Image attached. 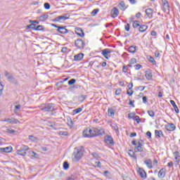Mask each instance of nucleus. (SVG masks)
<instances>
[{
    "mask_svg": "<svg viewBox=\"0 0 180 180\" xmlns=\"http://www.w3.org/2000/svg\"><path fill=\"white\" fill-rule=\"evenodd\" d=\"M84 151H85V148L84 146H78L74 149L72 154V158L74 161H79L82 156L84 155Z\"/></svg>",
    "mask_w": 180,
    "mask_h": 180,
    "instance_id": "1",
    "label": "nucleus"
},
{
    "mask_svg": "<svg viewBox=\"0 0 180 180\" xmlns=\"http://www.w3.org/2000/svg\"><path fill=\"white\" fill-rule=\"evenodd\" d=\"M28 150H30L29 146L26 145H22L19 150H17L16 154L17 155H21L22 157H25L26 154H27L26 151H28Z\"/></svg>",
    "mask_w": 180,
    "mask_h": 180,
    "instance_id": "2",
    "label": "nucleus"
},
{
    "mask_svg": "<svg viewBox=\"0 0 180 180\" xmlns=\"http://www.w3.org/2000/svg\"><path fill=\"white\" fill-rule=\"evenodd\" d=\"M104 141L105 144H108V146H110V147H113V146H115V141L113 140V137L110 135L105 136Z\"/></svg>",
    "mask_w": 180,
    "mask_h": 180,
    "instance_id": "3",
    "label": "nucleus"
},
{
    "mask_svg": "<svg viewBox=\"0 0 180 180\" xmlns=\"http://www.w3.org/2000/svg\"><path fill=\"white\" fill-rule=\"evenodd\" d=\"M57 33H60V34H67V33H69L71 34L72 33V31L68 30L67 26L60 25V27L56 30Z\"/></svg>",
    "mask_w": 180,
    "mask_h": 180,
    "instance_id": "4",
    "label": "nucleus"
},
{
    "mask_svg": "<svg viewBox=\"0 0 180 180\" xmlns=\"http://www.w3.org/2000/svg\"><path fill=\"white\" fill-rule=\"evenodd\" d=\"M75 46L77 49H79V50H84L85 42L81 39H77L75 41Z\"/></svg>",
    "mask_w": 180,
    "mask_h": 180,
    "instance_id": "5",
    "label": "nucleus"
},
{
    "mask_svg": "<svg viewBox=\"0 0 180 180\" xmlns=\"http://www.w3.org/2000/svg\"><path fill=\"white\" fill-rule=\"evenodd\" d=\"M51 108H53V103H46L41 105L39 109L44 112H50Z\"/></svg>",
    "mask_w": 180,
    "mask_h": 180,
    "instance_id": "6",
    "label": "nucleus"
},
{
    "mask_svg": "<svg viewBox=\"0 0 180 180\" xmlns=\"http://www.w3.org/2000/svg\"><path fill=\"white\" fill-rule=\"evenodd\" d=\"M70 19V14L65 13L64 15H59L52 20V22H60V20H67Z\"/></svg>",
    "mask_w": 180,
    "mask_h": 180,
    "instance_id": "7",
    "label": "nucleus"
},
{
    "mask_svg": "<svg viewBox=\"0 0 180 180\" xmlns=\"http://www.w3.org/2000/svg\"><path fill=\"white\" fill-rule=\"evenodd\" d=\"M4 75L5 77H6L7 80L9 82H11V84H16V79H15V77H13V76H12V75H11L8 71L6 70L4 72Z\"/></svg>",
    "mask_w": 180,
    "mask_h": 180,
    "instance_id": "8",
    "label": "nucleus"
},
{
    "mask_svg": "<svg viewBox=\"0 0 180 180\" xmlns=\"http://www.w3.org/2000/svg\"><path fill=\"white\" fill-rule=\"evenodd\" d=\"M113 53V50L110 49H105L102 51V56L106 58V60H109L110 58V56L109 54Z\"/></svg>",
    "mask_w": 180,
    "mask_h": 180,
    "instance_id": "9",
    "label": "nucleus"
},
{
    "mask_svg": "<svg viewBox=\"0 0 180 180\" xmlns=\"http://www.w3.org/2000/svg\"><path fill=\"white\" fill-rule=\"evenodd\" d=\"M137 172L143 179H146V178H147V172H146V170H144L143 168L139 167Z\"/></svg>",
    "mask_w": 180,
    "mask_h": 180,
    "instance_id": "10",
    "label": "nucleus"
},
{
    "mask_svg": "<svg viewBox=\"0 0 180 180\" xmlns=\"http://www.w3.org/2000/svg\"><path fill=\"white\" fill-rule=\"evenodd\" d=\"M162 4L163 5L164 12H168L169 13V4L167 0H162Z\"/></svg>",
    "mask_w": 180,
    "mask_h": 180,
    "instance_id": "11",
    "label": "nucleus"
},
{
    "mask_svg": "<svg viewBox=\"0 0 180 180\" xmlns=\"http://www.w3.org/2000/svg\"><path fill=\"white\" fill-rule=\"evenodd\" d=\"M75 33L79 36V37H85V32H84V30L81 27H76L75 28Z\"/></svg>",
    "mask_w": 180,
    "mask_h": 180,
    "instance_id": "12",
    "label": "nucleus"
},
{
    "mask_svg": "<svg viewBox=\"0 0 180 180\" xmlns=\"http://www.w3.org/2000/svg\"><path fill=\"white\" fill-rule=\"evenodd\" d=\"M165 127L167 131H174V130H175V129H176V127L175 126V124L174 123H169V124L165 125Z\"/></svg>",
    "mask_w": 180,
    "mask_h": 180,
    "instance_id": "13",
    "label": "nucleus"
},
{
    "mask_svg": "<svg viewBox=\"0 0 180 180\" xmlns=\"http://www.w3.org/2000/svg\"><path fill=\"white\" fill-rule=\"evenodd\" d=\"M145 77L148 81H151V79H153V73L151 72V70H148L145 72Z\"/></svg>",
    "mask_w": 180,
    "mask_h": 180,
    "instance_id": "14",
    "label": "nucleus"
},
{
    "mask_svg": "<svg viewBox=\"0 0 180 180\" xmlns=\"http://www.w3.org/2000/svg\"><path fill=\"white\" fill-rule=\"evenodd\" d=\"M12 150H13V148H12V146L0 148V153H12Z\"/></svg>",
    "mask_w": 180,
    "mask_h": 180,
    "instance_id": "15",
    "label": "nucleus"
},
{
    "mask_svg": "<svg viewBox=\"0 0 180 180\" xmlns=\"http://www.w3.org/2000/svg\"><path fill=\"white\" fill-rule=\"evenodd\" d=\"M119 15V9L116 7H114L111 11V16L112 18H117Z\"/></svg>",
    "mask_w": 180,
    "mask_h": 180,
    "instance_id": "16",
    "label": "nucleus"
},
{
    "mask_svg": "<svg viewBox=\"0 0 180 180\" xmlns=\"http://www.w3.org/2000/svg\"><path fill=\"white\" fill-rule=\"evenodd\" d=\"M84 53H77V55L74 56V60L75 61H81L82 58H84Z\"/></svg>",
    "mask_w": 180,
    "mask_h": 180,
    "instance_id": "17",
    "label": "nucleus"
},
{
    "mask_svg": "<svg viewBox=\"0 0 180 180\" xmlns=\"http://www.w3.org/2000/svg\"><path fill=\"white\" fill-rule=\"evenodd\" d=\"M153 12L154 11L152 8H147L145 11V13H146V15L149 19H152Z\"/></svg>",
    "mask_w": 180,
    "mask_h": 180,
    "instance_id": "18",
    "label": "nucleus"
},
{
    "mask_svg": "<svg viewBox=\"0 0 180 180\" xmlns=\"http://www.w3.org/2000/svg\"><path fill=\"white\" fill-rule=\"evenodd\" d=\"M167 172V169L165 168H162L158 174V178H165V172Z\"/></svg>",
    "mask_w": 180,
    "mask_h": 180,
    "instance_id": "19",
    "label": "nucleus"
},
{
    "mask_svg": "<svg viewBox=\"0 0 180 180\" xmlns=\"http://www.w3.org/2000/svg\"><path fill=\"white\" fill-rule=\"evenodd\" d=\"M38 19H39L40 22H44V20H47L49 19V13L41 15Z\"/></svg>",
    "mask_w": 180,
    "mask_h": 180,
    "instance_id": "20",
    "label": "nucleus"
},
{
    "mask_svg": "<svg viewBox=\"0 0 180 180\" xmlns=\"http://www.w3.org/2000/svg\"><path fill=\"white\" fill-rule=\"evenodd\" d=\"M144 164L148 167V169H153V160L151 159H148L144 161Z\"/></svg>",
    "mask_w": 180,
    "mask_h": 180,
    "instance_id": "21",
    "label": "nucleus"
},
{
    "mask_svg": "<svg viewBox=\"0 0 180 180\" xmlns=\"http://www.w3.org/2000/svg\"><path fill=\"white\" fill-rule=\"evenodd\" d=\"M170 103L173 106L174 112H176V113H179V108H178V106L176 105V103H175V101L174 100H170Z\"/></svg>",
    "mask_w": 180,
    "mask_h": 180,
    "instance_id": "22",
    "label": "nucleus"
},
{
    "mask_svg": "<svg viewBox=\"0 0 180 180\" xmlns=\"http://www.w3.org/2000/svg\"><path fill=\"white\" fill-rule=\"evenodd\" d=\"M34 30H36L37 32H46L44 29V25H37L34 27Z\"/></svg>",
    "mask_w": 180,
    "mask_h": 180,
    "instance_id": "23",
    "label": "nucleus"
},
{
    "mask_svg": "<svg viewBox=\"0 0 180 180\" xmlns=\"http://www.w3.org/2000/svg\"><path fill=\"white\" fill-rule=\"evenodd\" d=\"M147 29H148V26H147L146 25H139V30L141 33H144V32H146L147 30Z\"/></svg>",
    "mask_w": 180,
    "mask_h": 180,
    "instance_id": "24",
    "label": "nucleus"
},
{
    "mask_svg": "<svg viewBox=\"0 0 180 180\" xmlns=\"http://www.w3.org/2000/svg\"><path fill=\"white\" fill-rule=\"evenodd\" d=\"M128 151V154L130 157H131V158H134V160H137V155H136V152L131 150V149H129Z\"/></svg>",
    "mask_w": 180,
    "mask_h": 180,
    "instance_id": "25",
    "label": "nucleus"
},
{
    "mask_svg": "<svg viewBox=\"0 0 180 180\" xmlns=\"http://www.w3.org/2000/svg\"><path fill=\"white\" fill-rule=\"evenodd\" d=\"M8 123H10L11 124H18V123L20 124V122L15 118H9Z\"/></svg>",
    "mask_w": 180,
    "mask_h": 180,
    "instance_id": "26",
    "label": "nucleus"
},
{
    "mask_svg": "<svg viewBox=\"0 0 180 180\" xmlns=\"http://www.w3.org/2000/svg\"><path fill=\"white\" fill-rule=\"evenodd\" d=\"M118 8L121 9V11H124L126 9V4L124 1H121L118 4Z\"/></svg>",
    "mask_w": 180,
    "mask_h": 180,
    "instance_id": "27",
    "label": "nucleus"
},
{
    "mask_svg": "<svg viewBox=\"0 0 180 180\" xmlns=\"http://www.w3.org/2000/svg\"><path fill=\"white\" fill-rule=\"evenodd\" d=\"M155 137L161 138V136L162 137H164V133H162V130H155Z\"/></svg>",
    "mask_w": 180,
    "mask_h": 180,
    "instance_id": "28",
    "label": "nucleus"
},
{
    "mask_svg": "<svg viewBox=\"0 0 180 180\" xmlns=\"http://www.w3.org/2000/svg\"><path fill=\"white\" fill-rule=\"evenodd\" d=\"M83 137L86 139H91V136H89L88 128L83 131Z\"/></svg>",
    "mask_w": 180,
    "mask_h": 180,
    "instance_id": "29",
    "label": "nucleus"
},
{
    "mask_svg": "<svg viewBox=\"0 0 180 180\" xmlns=\"http://www.w3.org/2000/svg\"><path fill=\"white\" fill-rule=\"evenodd\" d=\"M137 49V46H130L128 49V52L129 53H132L133 54H134V53H136V50Z\"/></svg>",
    "mask_w": 180,
    "mask_h": 180,
    "instance_id": "30",
    "label": "nucleus"
},
{
    "mask_svg": "<svg viewBox=\"0 0 180 180\" xmlns=\"http://www.w3.org/2000/svg\"><path fill=\"white\" fill-rule=\"evenodd\" d=\"M68 126H69L70 129H72V127L74 126V122H72V119H71L70 117H68Z\"/></svg>",
    "mask_w": 180,
    "mask_h": 180,
    "instance_id": "31",
    "label": "nucleus"
},
{
    "mask_svg": "<svg viewBox=\"0 0 180 180\" xmlns=\"http://www.w3.org/2000/svg\"><path fill=\"white\" fill-rule=\"evenodd\" d=\"M147 60L149 61V63H152L153 65H155V64H157V62L154 59V57L151 56H147Z\"/></svg>",
    "mask_w": 180,
    "mask_h": 180,
    "instance_id": "32",
    "label": "nucleus"
},
{
    "mask_svg": "<svg viewBox=\"0 0 180 180\" xmlns=\"http://www.w3.org/2000/svg\"><path fill=\"white\" fill-rule=\"evenodd\" d=\"M140 21L139 20H134L133 22L132 26L134 27V29H137V27H140Z\"/></svg>",
    "mask_w": 180,
    "mask_h": 180,
    "instance_id": "33",
    "label": "nucleus"
},
{
    "mask_svg": "<svg viewBox=\"0 0 180 180\" xmlns=\"http://www.w3.org/2000/svg\"><path fill=\"white\" fill-rule=\"evenodd\" d=\"M91 131H92V137H96L98 136V129L97 128H92L91 129Z\"/></svg>",
    "mask_w": 180,
    "mask_h": 180,
    "instance_id": "34",
    "label": "nucleus"
},
{
    "mask_svg": "<svg viewBox=\"0 0 180 180\" xmlns=\"http://www.w3.org/2000/svg\"><path fill=\"white\" fill-rule=\"evenodd\" d=\"M82 109H84V106H82V108H78L73 110L74 115L81 113V112H82Z\"/></svg>",
    "mask_w": 180,
    "mask_h": 180,
    "instance_id": "35",
    "label": "nucleus"
},
{
    "mask_svg": "<svg viewBox=\"0 0 180 180\" xmlns=\"http://www.w3.org/2000/svg\"><path fill=\"white\" fill-rule=\"evenodd\" d=\"M108 116L112 117V116H115V110L113 108H108Z\"/></svg>",
    "mask_w": 180,
    "mask_h": 180,
    "instance_id": "36",
    "label": "nucleus"
},
{
    "mask_svg": "<svg viewBox=\"0 0 180 180\" xmlns=\"http://www.w3.org/2000/svg\"><path fill=\"white\" fill-rule=\"evenodd\" d=\"M30 25L26 26L27 30H34V24L30 22Z\"/></svg>",
    "mask_w": 180,
    "mask_h": 180,
    "instance_id": "37",
    "label": "nucleus"
},
{
    "mask_svg": "<svg viewBox=\"0 0 180 180\" xmlns=\"http://www.w3.org/2000/svg\"><path fill=\"white\" fill-rule=\"evenodd\" d=\"M105 134V129L103 128L98 129L97 136H103Z\"/></svg>",
    "mask_w": 180,
    "mask_h": 180,
    "instance_id": "38",
    "label": "nucleus"
},
{
    "mask_svg": "<svg viewBox=\"0 0 180 180\" xmlns=\"http://www.w3.org/2000/svg\"><path fill=\"white\" fill-rule=\"evenodd\" d=\"M134 151L135 153H143V146H140V147L135 146Z\"/></svg>",
    "mask_w": 180,
    "mask_h": 180,
    "instance_id": "39",
    "label": "nucleus"
},
{
    "mask_svg": "<svg viewBox=\"0 0 180 180\" xmlns=\"http://www.w3.org/2000/svg\"><path fill=\"white\" fill-rule=\"evenodd\" d=\"M29 23L34 24V27H36V26H37V25H39V23H40V22L39 20H30Z\"/></svg>",
    "mask_w": 180,
    "mask_h": 180,
    "instance_id": "40",
    "label": "nucleus"
},
{
    "mask_svg": "<svg viewBox=\"0 0 180 180\" xmlns=\"http://www.w3.org/2000/svg\"><path fill=\"white\" fill-rule=\"evenodd\" d=\"M133 120L136 122V123L139 124L140 122H141V118L139 115H135Z\"/></svg>",
    "mask_w": 180,
    "mask_h": 180,
    "instance_id": "41",
    "label": "nucleus"
},
{
    "mask_svg": "<svg viewBox=\"0 0 180 180\" xmlns=\"http://www.w3.org/2000/svg\"><path fill=\"white\" fill-rule=\"evenodd\" d=\"M68 168H70V163H68V162H67V161H65L63 162V169L67 171V169H68Z\"/></svg>",
    "mask_w": 180,
    "mask_h": 180,
    "instance_id": "42",
    "label": "nucleus"
},
{
    "mask_svg": "<svg viewBox=\"0 0 180 180\" xmlns=\"http://www.w3.org/2000/svg\"><path fill=\"white\" fill-rule=\"evenodd\" d=\"M98 12H99V8L94 9L91 13V16H96V15H98Z\"/></svg>",
    "mask_w": 180,
    "mask_h": 180,
    "instance_id": "43",
    "label": "nucleus"
},
{
    "mask_svg": "<svg viewBox=\"0 0 180 180\" xmlns=\"http://www.w3.org/2000/svg\"><path fill=\"white\" fill-rule=\"evenodd\" d=\"M77 82V79H71L68 82V85H74Z\"/></svg>",
    "mask_w": 180,
    "mask_h": 180,
    "instance_id": "44",
    "label": "nucleus"
},
{
    "mask_svg": "<svg viewBox=\"0 0 180 180\" xmlns=\"http://www.w3.org/2000/svg\"><path fill=\"white\" fill-rule=\"evenodd\" d=\"M30 154L32 157H34V158H37V157H39V154L36 153L34 151H30Z\"/></svg>",
    "mask_w": 180,
    "mask_h": 180,
    "instance_id": "45",
    "label": "nucleus"
},
{
    "mask_svg": "<svg viewBox=\"0 0 180 180\" xmlns=\"http://www.w3.org/2000/svg\"><path fill=\"white\" fill-rule=\"evenodd\" d=\"M148 115L150 117H154V116H155V113L154 111L152 110H148Z\"/></svg>",
    "mask_w": 180,
    "mask_h": 180,
    "instance_id": "46",
    "label": "nucleus"
},
{
    "mask_svg": "<svg viewBox=\"0 0 180 180\" xmlns=\"http://www.w3.org/2000/svg\"><path fill=\"white\" fill-rule=\"evenodd\" d=\"M112 130H115V133H119V127L117 124L112 126Z\"/></svg>",
    "mask_w": 180,
    "mask_h": 180,
    "instance_id": "47",
    "label": "nucleus"
},
{
    "mask_svg": "<svg viewBox=\"0 0 180 180\" xmlns=\"http://www.w3.org/2000/svg\"><path fill=\"white\" fill-rule=\"evenodd\" d=\"M44 8L45 9L49 10V9H50V8H51V6L50 5V3L46 2V3L44 4Z\"/></svg>",
    "mask_w": 180,
    "mask_h": 180,
    "instance_id": "48",
    "label": "nucleus"
},
{
    "mask_svg": "<svg viewBox=\"0 0 180 180\" xmlns=\"http://www.w3.org/2000/svg\"><path fill=\"white\" fill-rule=\"evenodd\" d=\"M28 139H29V140H30L31 141H36V140H37V138L35 137V136H33V135H30V136H28Z\"/></svg>",
    "mask_w": 180,
    "mask_h": 180,
    "instance_id": "49",
    "label": "nucleus"
},
{
    "mask_svg": "<svg viewBox=\"0 0 180 180\" xmlns=\"http://www.w3.org/2000/svg\"><path fill=\"white\" fill-rule=\"evenodd\" d=\"M79 99L80 102H84V101L86 99V96H85V95H81V96L79 97Z\"/></svg>",
    "mask_w": 180,
    "mask_h": 180,
    "instance_id": "50",
    "label": "nucleus"
},
{
    "mask_svg": "<svg viewBox=\"0 0 180 180\" xmlns=\"http://www.w3.org/2000/svg\"><path fill=\"white\" fill-rule=\"evenodd\" d=\"M134 116H136V112H130L128 114V117L129 119H134Z\"/></svg>",
    "mask_w": 180,
    "mask_h": 180,
    "instance_id": "51",
    "label": "nucleus"
},
{
    "mask_svg": "<svg viewBox=\"0 0 180 180\" xmlns=\"http://www.w3.org/2000/svg\"><path fill=\"white\" fill-rule=\"evenodd\" d=\"M64 82H64V79L62 80V81H60V82H57V83H56V86H58V88H63V86H60V85L64 84Z\"/></svg>",
    "mask_w": 180,
    "mask_h": 180,
    "instance_id": "52",
    "label": "nucleus"
},
{
    "mask_svg": "<svg viewBox=\"0 0 180 180\" xmlns=\"http://www.w3.org/2000/svg\"><path fill=\"white\" fill-rule=\"evenodd\" d=\"M173 154L174 155L175 160H178V158H179V157H180L179 152L175 151Z\"/></svg>",
    "mask_w": 180,
    "mask_h": 180,
    "instance_id": "53",
    "label": "nucleus"
},
{
    "mask_svg": "<svg viewBox=\"0 0 180 180\" xmlns=\"http://www.w3.org/2000/svg\"><path fill=\"white\" fill-rule=\"evenodd\" d=\"M135 70H139L141 68H143V65H140V64H136L135 65H134Z\"/></svg>",
    "mask_w": 180,
    "mask_h": 180,
    "instance_id": "54",
    "label": "nucleus"
},
{
    "mask_svg": "<svg viewBox=\"0 0 180 180\" xmlns=\"http://www.w3.org/2000/svg\"><path fill=\"white\" fill-rule=\"evenodd\" d=\"M122 94V89L118 88L115 90V95H120Z\"/></svg>",
    "mask_w": 180,
    "mask_h": 180,
    "instance_id": "55",
    "label": "nucleus"
},
{
    "mask_svg": "<svg viewBox=\"0 0 180 180\" xmlns=\"http://www.w3.org/2000/svg\"><path fill=\"white\" fill-rule=\"evenodd\" d=\"M7 133H8V134H13V133H16V131L14 129H7Z\"/></svg>",
    "mask_w": 180,
    "mask_h": 180,
    "instance_id": "56",
    "label": "nucleus"
},
{
    "mask_svg": "<svg viewBox=\"0 0 180 180\" xmlns=\"http://www.w3.org/2000/svg\"><path fill=\"white\" fill-rule=\"evenodd\" d=\"M130 63L131 64H136V63H137V59H136L135 58H131Z\"/></svg>",
    "mask_w": 180,
    "mask_h": 180,
    "instance_id": "57",
    "label": "nucleus"
},
{
    "mask_svg": "<svg viewBox=\"0 0 180 180\" xmlns=\"http://www.w3.org/2000/svg\"><path fill=\"white\" fill-rule=\"evenodd\" d=\"M124 29L126 32H129L130 31V24L127 23V25L124 27Z\"/></svg>",
    "mask_w": 180,
    "mask_h": 180,
    "instance_id": "58",
    "label": "nucleus"
},
{
    "mask_svg": "<svg viewBox=\"0 0 180 180\" xmlns=\"http://www.w3.org/2000/svg\"><path fill=\"white\" fill-rule=\"evenodd\" d=\"M129 70V69L127 68V66H126L125 65L122 67V72H124V74H126V72H127V71Z\"/></svg>",
    "mask_w": 180,
    "mask_h": 180,
    "instance_id": "59",
    "label": "nucleus"
},
{
    "mask_svg": "<svg viewBox=\"0 0 180 180\" xmlns=\"http://www.w3.org/2000/svg\"><path fill=\"white\" fill-rule=\"evenodd\" d=\"M95 165H96V167H97L98 168H101L102 163H101V162L98 161V162H95Z\"/></svg>",
    "mask_w": 180,
    "mask_h": 180,
    "instance_id": "60",
    "label": "nucleus"
},
{
    "mask_svg": "<svg viewBox=\"0 0 180 180\" xmlns=\"http://www.w3.org/2000/svg\"><path fill=\"white\" fill-rule=\"evenodd\" d=\"M60 136H68V131H60Z\"/></svg>",
    "mask_w": 180,
    "mask_h": 180,
    "instance_id": "61",
    "label": "nucleus"
},
{
    "mask_svg": "<svg viewBox=\"0 0 180 180\" xmlns=\"http://www.w3.org/2000/svg\"><path fill=\"white\" fill-rule=\"evenodd\" d=\"M19 109H20V104L15 105L14 112H16V110H19Z\"/></svg>",
    "mask_w": 180,
    "mask_h": 180,
    "instance_id": "62",
    "label": "nucleus"
},
{
    "mask_svg": "<svg viewBox=\"0 0 180 180\" xmlns=\"http://www.w3.org/2000/svg\"><path fill=\"white\" fill-rule=\"evenodd\" d=\"M143 103H147V96H144L142 98Z\"/></svg>",
    "mask_w": 180,
    "mask_h": 180,
    "instance_id": "63",
    "label": "nucleus"
},
{
    "mask_svg": "<svg viewBox=\"0 0 180 180\" xmlns=\"http://www.w3.org/2000/svg\"><path fill=\"white\" fill-rule=\"evenodd\" d=\"M67 180H75V176H74V175H72L70 176H68L67 178Z\"/></svg>",
    "mask_w": 180,
    "mask_h": 180,
    "instance_id": "64",
    "label": "nucleus"
}]
</instances>
